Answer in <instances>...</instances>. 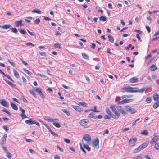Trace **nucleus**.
<instances>
[{"label":"nucleus","mask_w":159,"mask_h":159,"mask_svg":"<svg viewBox=\"0 0 159 159\" xmlns=\"http://www.w3.org/2000/svg\"><path fill=\"white\" fill-rule=\"evenodd\" d=\"M122 92H130L133 93L134 92V88L131 87H126L122 88Z\"/></svg>","instance_id":"f257e3e1"},{"label":"nucleus","mask_w":159,"mask_h":159,"mask_svg":"<svg viewBox=\"0 0 159 159\" xmlns=\"http://www.w3.org/2000/svg\"><path fill=\"white\" fill-rule=\"evenodd\" d=\"M83 139L86 141V143L89 144V142H90L91 140L92 139L90 135L86 134L83 137Z\"/></svg>","instance_id":"f03ea898"},{"label":"nucleus","mask_w":159,"mask_h":159,"mask_svg":"<svg viewBox=\"0 0 159 159\" xmlns=\"http://www.w3.org/2000/svg\"><path fill=\"white\" fill-rule=\"evenodd\" d=\"M137 140V139L136 138H130L129 142V145L131 146H134Z\"/></svg>","instance_id":"7ed1b4c3"},{"label":"nucleus","mask_w":159,"mask_h":159,"mask_svg":"<svg viewBox=\"0 0 159 159\" xmlns=\"http://www.w3.org/2000/svg\"><path fill=\"white\" fill-rule=\"evenodd\" d=\"M125 108L127 111H129L132 114L136 112V111L134 108H131L130 107L128 106H125Z\"/></svg>","instance_id":"20e7f679"},{"label":"nucleus","mask_w":159,"mask_h":159,"mask_svg":"<svg viewBox=\"0 0 159 159\" xmlns=\"http://www.w3.org/2000/svg\"><path fill=\"white\" fill-rule=\"evenodd\" d=\"M89 122V120L87 119H82L80 121V124L82 126H85L87 125Z\"/></svg>","instance_id":"39448f33"},{"label":"nucleus","mask_w":159,"mask_h":159,"mask_svg":"<svg viewBox=\"0 0 159 159\" xmlns=\"http://www.w3.org/2000/svg\"><path fill=\"white\" fill-rule=\"evenodd\" d=\"M133 100V99H125L122 100L121 101H120L118 103V104H122L125 103L130 102Z\"/></svg>","instance_id":"423d86ee"},{"label":"nucleus","mask_w":159,"mask_h":159,"mask_svg":"<svg viewBox=\"0 0 159 159\" xmlns=\"http://www.w3.org/2000/svg\"><path fill=\"white\" fill-rule=\"evenodd\" d=\"M0 104L6 107H8L9 106L8 103L3 99H0Z\"/></svg>","instance_id":"0eeeda50"},{"label":"nucleus","mask_w":159,"mask_h":159,"mask_svg":"<svg viewBox=\"0 0 159 159\" xmlns=\"http://www.w3.org/2000/svg\"><path fill=\"white\" fill-rule=\"evenodd\" d=\"M35 90L39 93V95L43 99L44 98V97L43 94V93L42 91L40 88H35Z\"/></svg>","instance_id":"6e6552de"},{"label":"nucleus","mask_w":159,"mask_h":159,"mask_svg":"<svg viewBox=\"0 0 159 159\" xmlns=\"http://www.w3.org/2000/svg\"><path fill=\"white\" fill-rule=\"evenodd\" d=\"M117 109L123 115H125L127 114L126 111L122 108L121 106H118L117 107Z\"/></svg>","instance_id":"1a4fd4ad"},{"label":"nucleus","mask_w":159,"mask_h":159,"mask_svg":"<svg viewBox=\"0 0 159 159\" xmlns=\"http://www.w3.org/2000/svg\"><path fill=\"white\" fill-rule=\"evenodd\" d=\"M22 20H21L19 21H16L15 23V26L16 27H22L23 25L22 24Z\"/></svg>","instance_id":"9d476101"},{"label":"nucleus","mask_w":159,"mask_h":159,"mask_svg":"<svg viewBox=\"0 0 159 159\" xmlns=\"http://www.w3.org/2000/svg\"><path fill=\"white\" fill-rule=\"evenodd\" d=\"M114 113L115 114V115L112 114V116H111L112 118L116 119L118 118L120 116V114L119 113L117 112L116 111L114 112Z\"/></svg>","instance_id":"9b49d317"},{"label":"nucleus","mask_w":159,"mask_h":159,"mask_svg":"<svg viewBox=\"0 0 159 159\" xmlns=\"http://www.w3.org/2000/svg\"><path fill=\"white\" fill-rule=\"evenodd\" d=\"M93 145L95 146L96 147H97L98 145L99 146V140L98 138H96L93 143Z\"/></svg>","instance_id":"f8f14e48"},{"label":"nucleus","mask_w":159,"mask_h":159,"mask_svg":"<svg viewBox=\"0 0 159 159\" xmlns=\"http://www.w3.org/2000/svg\"><path fill=\"white\" fill-rule=\"evenodd\" d=\"M25 123L28 125H33L35 124V122L32 119H30L28 120H25Z\"/></svg>","instance_id":"ddd939ff"},{"label":"nucleus","mask_w":159,"mask_h":159,"mask_svg":"<svg viewBox=\"0 0 159 159\" xmlns=\"http://www.w3.org/2000/svg\"><path fill=\"white\" fill-rule=\"evenodd\" d=\"M73 107L77 111L79 112H80L83 111L81 107L80 106H73Z\"/></svg>","instance_id":"4468645a"},{"label":"nucleus","mask_w":159,"mask_h":159,"mask_svg":"<svg viewBox=\"0 0 159 159\" xmlns=\"http://www.w3.org/2000/svg\"><path fill=\"white\" fill-rule=\"evenodd\" d=\"M0 27L3 29H7L8 28H11V25L10 24H6L3 26L0 25Z\"/></svg>","instance_id":"2eb2a0df"},{"label":"nucleus","mask_w":159,"mask_h":159,"mask_svg":"<svg viewBox=\"0 0 159 159\" xmlns=\"http://www.w3.org/2000/svg\"><path fill=\"white\" fill-rule=\"evenodd\" d=\"M43 118L46 121H48L49 122H52L53 121V119L51 118L50 117H48V116H43Z\"/></svg>","instance_id":"dca6fc26"},{"label":"nucleus","mask_w":159,"mask_h":159,"mask_svg":"<svg viewBox=\"0 0 159 159\" xmlns=\"http://www.w3.org/2000/svg\"><path fill=\"white\" fill-rule=\"evenodd\" d=\"M147 90V89L146 88H142V89H138V90H134V92H140L141 93H142L145 90Z\"/></svg>","instance_id":"f3484780"},{"label":"nucleus","mask_w":159,"mask_h":159,"mask_svg":"<svg viewBox=\"0 0 159 159\" xmlns=\"http://www.w3.org/2000/svg\"><path fill=\"white\" fill-rule=\"evenodd\" d=\"M138 81V79L135 77L131 78L129 80V81L131 83H135Z\"/></svg>","instance_id":"a211bd4d"},{"label":"nucleus","mask_w":159,"mask_h":159,"mask_svg":"<svg viewBox=\"0 0 159 159\" xmlns=\"http://www.w3.org/2000/svg\"><path fill=\"white\" fill-rule=\"evenodd\" d=\"M153 98L155 101H157L159 99V96L157 93L153 94Z\"/></svg>","instance_id":"6ab92c4d"},{"label":"nucleus","mask_w":159,"mask_h":159,"mask_svg":"<svg viewBox=\"0 0 159 159\" xmlns=\"http://www.w3.org/2000/svg\"><path fill=\"white\" fill-rule=\"evenodd\" d=\"M83 144L84 147L86 149L88 150V151L89 152L90 151L91 148L88 146V145H87V144H85L84 143H83Z\"/></svg>","instance_id":"aec40b11"},{"label":"nucleus","mask_w":159,"mask_h":159,"mask_svg":"<svg viewBox=\"0 0 159 159\" xmlns=\"http://www.w3.org/2000/svg\"><path fill=\"white\" fill-rule=\"evenodd\" d=\"M148 143H144L139 146L141 150H142L146 148L148 146Z\"/></svg>","instance_id":"412c9836"},{"label":"nucleus","mask_w":159,"mask_h":159,"mask_svg":"<svg viewBox=\"0 0 159 159\" xmlns=\"http://www.w3.org/2000/svg\"><path fill=\"white\" fill-rule=\"evenodd\" d=\"M11 107L12 109L15 110H18V107L15 104L12 102H11Z\"/></svg>","instance_id":"4be33fe9"},{"label":"nucleus","mask_w":159,"mask_h":159,"mask_svg":"<svg viewBox=\"0 0 159 159\" xmlns=\"http://www.w3.org/2000/svg\"><path fill=\"white\" fill-rule=\"evenodd\" d=\"M78 104L79 105H82L84 107H86L87 106V104L84 102H79Z\"/></svg>","instance_id":"5701e85b"},{"label":"nucleus","mask_w":159,"mask_h":159,"mask_svg":"<svg viewBox=\"0 0 159 159\" xmlns=\"http://www.w3.org/2000/svg\"><path fill=\"white\" fill-rule=\"evenodd\" d=\"M157 69V66L154 64H152L150 68V70L152 71H155Z\"/></svg>","instance_id":"b1692460"},{"label":"nucleus","mask_w":159,"mask_h":159,"mask_svg":"<svg viewBox=\"0 0 159 159\" xmlns=\"http://www.w3.org/2000/svg\"><path fill=\"white\" fill-rule=\"evenodd\" d=\"M141 150L140 146H139L137 148L135 149L133 151V152L134 153H137L139 152Z\"/></svg>","instance_id":"393cba45"},{"label":"nucleus","mask_w":159,"mask_h":159,"mask_svg":"<svg viewBox=\"0 0 159 159\" xmlns=\"http://www.w3.org/2000/svg\"><path fill=\"white\" fill-rule=\"evenodd\" d=\"M157 139H156V137L155 136L151 140L150 143L151 144H153L155 142H157Z\"/></svg>","instance_id":"a878e982"},{"label":"nucleus","mask_w":159,"mask_h":159,"mask_svg":"<svg viewBox=\"0 0 159 159\" xmlns=\"http://www.w3.org/2000/svg\"><path fill=\"white\" fill-rule=\"evenodd\" d=\"M13 72L15 76L17 78H19V75L18 72L15 70H13Z\"/></svg>","instance_id":"bb28decb"},{"label":"nucleus","mask_w":159,"mask_h":159,"mask_svg":"<svg viewBox=\"0 0 159 159\" xmlns=\"http://www.w3.org/2000/svg\"><path fill=\"white\" fill-rule=\"evenodd\" d=\"M106 113L108 114L109 116H112V113H111V112L110 110L108 108H106Z\"/></svg>","instance_id":"cd10ccee"},{"label":"nucleus","mask_w":159,"mask_h":159,"mask_svg":"<svg viewBox=\"0 0 159 159\" xmlns=\"http://www.w3.org/2000/svg\"><path fill=\"white\" fill-rule=\"evenodd\" d=\"M108 38L109 39V40L110 42L111 43L114 42V39L112 36L109 35L108 36Z\"/></svg>","instance_id":"c85d7f7f"},{"label":"nucleus","mask_w":159,"mask_h":159,"mask_svg":"<svg viewBox=\"0 0 159 159\" xmlns=\"http://www.w3.org/2000/svg\"><path fill=\"white\" fill-rule=\"evenodd\" d=\"M33 13H36L39 14H41L42 11L39 9H34L32 11Z\"/></svg>","instance_id":"c756f323"},{"label":"nucleus","mask_w":159,"mask_h":159,"mask_svg":"<svg viewBox=\"0 0 159 159\" xmlns=\"http://www.w3.org/2000/svg\"><path fill=\"white\" fill-rule=\"evenodd\" d=\"M159 106V101L155 102L153 105V107L154 108L156 109Z\"/></svg>","instance_id":"7c9ffc66"},{"label":"nucleus","mask_w":159,"mask_h":159,"mask_svg":"<svg viewBox=\"0 0 159 159\" xmlns=\"http://www.w3.org/2000/svg\"><path fill=\"white\" fill-rule=\"evenodd\" d=\"M82 55L84 59L88 60L89 59V57L88 55L85 54V53H83L82 54Z\"/></svg>","instance_id":"2f4dec72"},{"label":"nucleus","mask_w":159,"mask_h":159,"mask_svg":"<svg viewBox=\"0 0 159 159\" xmlns=\"http://www.w3.org/2000/svg\"><path fill=\"white\" fill-rule=\"evenodd\" d=\"M29 91H30V93L31 94L33 95L35 98H37L36 93L33 90H29Z\"/></svg>","instance_id":"473e14b6"},{"label":"nucleus","mask_w":159,"mask_h":159,"mask_svg":"<svg viewBox=\"0 0 159 159\" xmlns=\"http://www.w3.org/2000/svg\"><path fill=\"white\" fill-rule=\"evenodd\" d=\"M11 31L15 33V34H17L18 33V30L16 28H13L11 29Z\"/></svg>","instance_id":"72a5a7b5"},{"label":"nucleus","mask_w":159,"mask_h":159,"mask_svg":"<svg viewBox=\"0 0 159 159\" xmlns=\"http://www.w3.org/2000/svg\"><path fill=\"white\" fill-rule=\"evenodd\" d=\"M19 31L22 34H26V32L24 30L22 29H19Z\"/></svg>","instance_id":"f704fd0d"},{"label":"nucleus","mask_w":159,"mask_h":159,"mask_svg":"<svg viewBox=\"0 0 159 159\" xmlns=\"http://www.w3.org/2000/svg\"><path fill=\"white\" fill-rule=\"evenodd\" d=\"M53 46L55 48H61L62 47L61 45L59 43L54 44Z\"/></svg>","instance_id":"c9c22d12"},{"label":"nucleus","mask_w":159,"mask_h":159,"mask_svg":"<svg viewBox=\"0 0 159 159\" xmlns=\"http://www.w3.org/2000/svg\"><path fill=\"white\" fill-rule=\"evenodd\" d=\"M6 156L9 159H11L12 157V156L11 155V154L10 153H9L8 151L6 152Z\"/></svg>","instance_id":"e433bc0d"},{"label":"nucleus","mask_w":159,"mask_h":159,"mask_svg":"<svg viewBox=\"0 0 159 159\" xmlns=\"http://www.w3.org/2000/svg\"><path fill=\"white\" fill-rule=\"evenodd\" d=\"M53 124L57 128H60L61 127L60 125L57 122H53Z\"/></svg>","instance_id":"4c0bfd02"},{"label":"nucleus","mask_w":159,"mask_h":159,"mask_svg":"<svg viewBox=\"0 0 159 159\" xmlns=\"http://www.w3.org/2000/svg\"><path fill=\"white\" fill-rule=\"evenodd\" d=\"M99 19L101 20H102L103 21H105L107 20L106 17L103 16H100Z\"/></svg>","instance_id":"58836bf2"},{"label":"nucleus","mask_w":159,"mask_h":159,"mask_svg":"<svg viewBox=\"0 0 159 159\" xmlns=\"http://www.w3.org/2000/svg\"><path fill=\"white\" fill-rule=\"evenodd\" d=\"M61 110L63 112L66 114L67 115H70L69 111L67 109H62Z\"/></svg>","instance_id":"ea45409f"},{"label":"nucleus","mask_w":159,"mask_h":159,"mask_svg":"<svg viewBox=\"0 0 159 159\" xmlns=\"http://www.w3.org/2000/svg\"><path fill=\"white\" fill-rule=\"evenodd\" d=\"M7 61H8L9 63L13 66L15 67V64L13 62L7 59Z\"/></svg>","instance_id":"a19ab883"},{"label":"nucleus","mask_w":159,"mask_h":159,"mask_svg":"<svg viewBox=\"0 0 159 159\" xmlns=\"http://www.w3.org/2000/svg\"><path fill=\"white\" fill-rule=\"evenodd\" d=\"M110 108L112 110V111L113 112L116 111V108L114 107L113 106L111 105L110 106Z\"/></svg>","instance_id":"79ce46f5"},{"label":"nucleus","mask_w":159,"mask_h":159,"mask_svg":"<svg viewBox=\"0 0 159 159\" xmlns=\"http://www.w3.org/2000/svg\"><path fill=\"white\" fill-rule=\"evenodd\" d=\"M7 137V134H4L2 138H1V140L5 142L6 141Z\"/></svg>","instance_id":"37998d69"},{"label":"nucleus","mask_w":159,"mask_h":159,"mask_svg":"<svg viewBox=\"0 0 159 159\" xmlns=\"http://www.w3.org/2000/svg\"><path fill=\"white\" fill-rule=\"evenodd\" d=\"M2 111L3 112H6V113H7V114H8L9 116H11V114L10 113V112H9V111H7L5 109H2Z\"/></svg>","instance_id":"c03bdc74"},{"label":"nucleus","mask_w":159,"mask_h":159,"mask_svg":"<svg viewBox=\"0 0 159 159\" xmlns=\"http://www.w3.org/2000/svg\"><path fill=\"white\" fill-rule=\"evenodd\" d=\"M112 116H109V115H106L104 116V119H110L111 118H112Z\"/></svg>","instance_id":"a18cd8bd"},{"label":"nucleus","mask_w":159,"mask_h":159,"mask_svg":"<svg viewBox=\"0 0 159 159\" xmlns=\"http://www.w3.org/2000/svg\"><path fill=\"white\" fill-rule=\"evenodd\" d=\"M102 116L101 115H98L97 116H95V117L94 118V119H100L102 118Z\"/></svg>","instance_id":"49530a36"},{"label":"nucleus","mask_w":159,"mask_h":159,"mask_svg":"<svg viewBox=\"0 0 159 159\" xmlns=\"http://www.w3.org/2000/svg\"><path fill=\"white\" fill-rule=\"evenodd\" d=\"M24 71L26 73L28 74L29 75H31L32 74V72H31L29 70H26L25 69H24Z\"/></svg>","instance_id":"de8ad7c7"},{"label":"nucleus","mask_w":159,"mask_h":159,"mask_svg":"<svg viewBox=\"0 0 159 159\" xmlns=\"http://www.w3.org/2000/svg\"><path fill=\"white\" fill-rule=\"evenodd\" d=\"M148 134V132L146 130H145L144 131H143L141 133V134H142V135H147Z\"/></svg>","instance_id":"09e8293b"},{"label":"nucleus","mask_w":159,"mask_h":159,"mask_svg":"<svg viewBox=\"0 0 159 159\" xmlns=\"http://www.w3.org/2000/svg\"><path fill=\"white\" fill-rule=\"evenodd\" d=\"M155 148L156 150L159 149V143H156L155 145Z\"/></svg>","instance_id":"8fccbe9b"},{"label":"nucleus","mask_w":159,"mask_h":159,"mask_svg":"<svg viewBox=\"0 0 159 159\" xmlns=\"http://www.w3.org/2000/svg\"><path fill=\"white\" fill-rule=\"evenodd\" d=\"M95 116L93 115V113H91L89 115L88 117L89 118H93L94 119V118L95 117Z\"/></svg>","instance_id":"3c124183"},{"label":"nucleus","mask_w":159,"mask_h":159,"mask_svg":"<svg viewBox=\"0 0 159 159\" xmlns=\"http://www.w3.org/2000/svg\"><path fill=\"white\" fill-rule=\"evenodd\" d=\"M40 22V20L39 18H37L34 21V23L35 24H38Z\"/></svg>","instance_id":"603ef678"},{"label":"nucleus","mask_w":159,"mask_h":159,"mask_svg":"<svg viewBox=\"0 0 159 159\" xmlns=\"http://www.w3.org/2000/svg\"><path fill=\"white\" fill-rule=\"evenodd\" d=\"M8 84L12 88H14L15 87V84H13L11 82H10Z\"/></svg>","instance_id":"864d4df0"},{"label":"nucleus","mask_w":159,"mask_h":159,"mask_svg":"<svg viewBox=\"0 0 159 159\" xmlns=\"http://www.w3.org/2000/svg\"><path fill=\"white\" fill-rule=\"evenodd\" d=\"M80 148L82 151L84 152V154H86V151L82 147L81 144H80Z\"/></svg>","instance_id":"5fc2aeb1"},{"label":"nucleus","mask_w":159,"mask_h":159,"mask_svg":"<svg viewBox=\"0 0 159 159\" xmlns=\"http://www.w3.org/2000/svg\"><path fill=\"white\" fill-rule=\"evenodd\" d=\"M146 102L148 103H150L151 101V98H148L146 99Z\"/></svg>","instance_id":"6e6d98bb"},{"label":"nucleus","mask_w":159,"mask_h":159,"mask_svg":"<svg viewBox=\"0 0 159 159\" xmlns=\"http://www.w3.org/2000/svg\"><path fill=\"white\" fill-rule=\"evenodd\" d=\"M20 116L21 117L22 119H24L27 117V116L25 114H20Z\"/></svg>","instance_id":"4d7b16f0"},{"label":"nucleus","mask_w":159,"mask_h":159,"mask_svg":"<svg viewBox=\"0 0 159 159\" xmlns=\"http://www.w3.org/2000/svg\"><path fill=\"white\" fill-rule=\"evenodd\" d=\"M27 46L31 45L33 47H34L35 46V44L31 43V42H29L26 44Z\"/></svg>","instance_id":"13d9d810"},{"label":"nucleus","mask_w":159,"mask_h":159,"mask_svg":"<svg viewBox=\"0 0 159 159\" xmlns=\"http://www.w3.org/2000/svg\"><path fill=\"white\" fill-rule=\"evenodd\" d=\"M38 75L40 76V77H44V78H48V77L46 76V75H43L42 74H41L40 73H38Z\"/></svg>","instance_id":"bf43d9fd"},{"label":"nucleus","mask_w":159,"mask_h":159,"mask_svg":"<svg viewBox=\"0 0 159 159\" xmlns=\"http://www.w3.org/2000/svg\"><path fill=\"white\" fill-rule=\"evenodd\" d=\"M3 129H5L7 132V131L9 130V129L7 128V125H4L3 126Z\"/></svg>","instance_id":"052dcab7"},{"label":"nucleus","mask_w":159,"mask_h":159,"mask_svg":"<svg viewBox=\"0 0 159 159\" xmlns=\"http://www.w3.org/2000/svg\"><path fill=\"white\" fill-rule=\"evenodd\" d=\"M39 54L41 56H43L44 57L47 56V55L44 52H39Z\"/></svg>","instance_id":"680f3d73"},{"label":"nucleus","mask_w":159,"mask_h":159,"mask_svg":"<svg viewBox=\"0 0 159 159\" xmlns=\"http://www.w3.org/2000/svg\"><path fill=\"white\" fill-rule=\"evenodd\" d=\"M51 134L53 136L55 137H58V135L55 133L54 132H52V133H51Z\"/></svg>","instance_id":"e2e57ef3"},{"label":"nucleus","mask_w":159,"mask_h":159,"mask_svg":"<svg viewBox=\"0 0 159 159\" xmlns=\"http://www.w3.org/2000/svg\"><path fill=\"white\" fill-rule=\"evenodd\" d=\"M146 28L148 32V33L150 32L151 31V30H150V27L148 26H146Z\"/></svg>","instance_id":"0e129e2a"},{"label":"nucleus","mask_w":159,"mask_h":159,"mask_svg":"<svg viewBox=\"0 0 159 159\" xmlns=\"http://www.w3.org/2000/svg\"><path fill=\"white\" fill-rule=\"evenodd\" d=\"M64 141L68 143H69L70 142V140L67 139H64Z\"/></svg>","instance_id":"69168bd1"},{"label":"nucleus","mask_w":159,"mask_h":159,"mask_svg":"<svg viewBox=\"0 0 159 159\" xmlns=\"http://www.w3.org/2000/svg\"><path fill=\"white\" fill-rule=\"evenodd\" d=\"M133 159H142L141 156H138L136 157H134Z\"/></svg>","instance_id":"338daca9"},{"label":"nucleus","mask_w":159,"mask_h":159,"mask_svg":"<svg viewBox=\"0 0 159 159\" xmlns=\"http://www.w3.org/2000/svg\"><path fill=\"white\" fill-rule=\"evenodd\" d=\"M2 148L3 149V150L6 153V152H7L8 151L7 149L6 148V147L4 146H2Z\"/></svg>","instance_id":"774afa93"}]
</instances>
